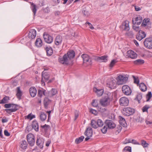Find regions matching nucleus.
I'll return each instance as SVG.
<instances>
[{"mask_svg":"<svg viewBox=\"0 0 152 152\" xmlns=\"http://www.w3.org/2000/svg\"><path fill=\"white\" fill-rule=\"evenodd\" d=\"M75 55V53L74 50H70L67 53V55H64L62 58L58 59L59 61L62 64L67 65L70 60L74 58Z\"/></svg>","mask_w":152,"mask_h":152,"instance_id":"f257e3e1","label":"nucleus"},{"mask_svg":"<svg viewBox=\"0 0 152 152\" xmlns=\"http://www.w3.org/2000/svg\"><path fill=\"white\" fill-rule=\"evenodd\" d=\"M128 78L122 75H119L116 78V85H120L125 83L128 80Z\"/></svg>","mask_w":152,"mask_h":152,"instance_id":"f03ea898","label":"nucleus"},{"mask_svg":"<svg viewBox=\"0 0 152 152\" xmlns=\"http://www.w3.org/2000/svg\"><path fill=\"white\" fill-rule=\"evenodd\" d=\"M135 112L134 109L131 107H125L123 109L122 113L123 114L126 116H129L132 115Z\"/></svg>","mask_w":152,"mask_h":152,"instance_id":"7ed1b4c3","label":"nucleus"},{"mask_svg":"<svg viewBox=\"0 0 152 152\" xmlns=\"http://www.w3.org/2000/svg\"><path fill=\"white\" fill-rule=\"evenodd\" d=\"M26 138L28 144L31 146H33L35 142L34 135L32 133H29L27 135Z\"/></svg>","mask_w":152,"mask_h":152,"instance_id":"20e7f679","label":"nucleus"},{"mask_svg":"<svg viewBox=\"0 0 152 152\" xmlns=\"http://www.w3.org/2000/svg\"><path fill=\"white\" fill-rule=\"evenodd\" d=\"M143 43L145 47L149 49H152V38L148 37L144 40Z\"/></svg>","mask_w":152,"mask_h":152,"instance_id":"39448f33","label":"nucleus"},{"mask_svg":"<svg viewBox=\"0 0 152 152\" xmlns=\"http://www.w3.org/2000/svg\"><path fill=\"white\" fill-rule=\"evenodd\" d=\"M129 102L128 98L125 96L121 97L119 100V103L121 106H127L129 104Z\"/></svg>","mask_w":152,"mask_h":152,"instance_id":"423d86ee","label":"nucleus"},{"mask_svg":"<svg viewBox=\"0 0 152 152\" xmlns=\"http://www.w3.org/2000/svg\"><path fill=\"white\" fill-rule=\"evenodd\" d=\"M122 89L123 93L126 95H130L132 93V91L130 87L127 85L123 86L122 88Z\"/></svg>","mask_w":152,"mask_h":152,"instance_id":"0eeeda50","label":"nucleus"},{"mask_svg":"<svg viewBox=\"0 0 152 152\" xmlns=\"http://www.w3.org/2000/svg\"><path fill=\"white\" fill-rule=\"evenodd\" d=\"M146 36V34L144 31L140 30L136 35V38L138 40L140 41L145 38Z\"/></svg>","mask_w":152,"mask_h":152,"instance_id":"6e6552de","label":"nucleus"},{"mask_svg":"<svg viewBox=\"0 0 152 152\" xmlns=\"http://www.w3.org/2000/svg\"><path fill=\"white\" fill-rule=\"evenodd\" d=\"M81 57L83 60L84 63H86L88 64H91V59L89 56L87 54H83L81 56Z\"/></svg>","mask_w":152,"mask_h":152,"instance_id":"1a4fd4ad","label":"nucleus"},{"mask_svg":"<svg viewBox=\"0 0 152 152\" xmlns=\"http://www.w3.org/2000/svg\"><path fill=\"white\" fill-rule=\"evenodd\" d=\"M45 41L48 43H51L53 41V37L46 32H45L43 34Z\"/></svg>","mask_w":152,"mask_h":152,"instance_id":"9d476101","label":"nucleus"},{"mask_svg":"<svg viewBox=\"0 0 152 152\" xmlns=\"http://www.w3.org/2000/svg\"><path fill=\"white\" fill-rule=\"evenodd\" d=\"M100 103L103 107H106L109 104L110 101L108 96L105 97L100 99Z\"/></svg>","mask_w":152,"mask_h":152,"instance_id":"9b49d317","label":"nucleus"},{"mask_svg":"<svg viewBox=\"0 0 152 152\" xmlns=\"http://www.w3.org/2000/svg\"><path fill=\"white\" fill-rule=\"evenodd\" d=\"M142 21V17L138 15L137 17L132 19V22L133 24L134 25L137 24V25H139L141 23Z\"/></svg>","mask_w":152,"mask_h":152,"instance_id":"f8f14e48","label":"nucleus"},{"mask_svg":"<svg viewBox=\"0 0 152 152\" xmlns=\"http://www.w3.org/2000/svg\"><path fill=\"white\" fill-rule=\"evenodd\" d=\"M141 26L142 27H145L147 26L148 28H151V23L150 21L149 18H145L143 19Z\"/></svg>","mask_w":152,"mask_h":152,"instance_id":"ddd939ff","label":"nucleus"},{"mask_svg":"<svg viewBox=\"0 0 152 152\" xmlns=\"http://www.w3.org/2000/svg\"><path fill=\"white\" fill-rule=\"evenodd\" d=\"M18 105L15 104H12L11 107L12 108L5 109V111L8 113L11 114V113L16 111L18 109Z\"/></svg>","mask_w":152,"mask_h":152,"instance_id":"4468645a","label":"nucleus"},{"mask_svg":"<svg viewBox=\"0 0 152 152\" xmlns=\"http://www.w3.org/2000/svg\"><path fill=\"white\" fill-rule=\"evenodd\" d=\"M108 56L106 55L102 56L100 57L96 56L95 58V60L99 62H106L107 61Z\"/></svg>","mask_w":152,"mask_h":152,"instance_id":"2eb2a0df","label":"nucleus"},{"mask_svg":"<svg viewBox=\"0 0 152 152\" xmlns=\"http://www.w3.org/2000/svg\"><path fill=\"white\" fill-rule=\"evenodd\" d=\"M44 140L43 138L41 137H37L36 143L40 148H42L43 147V144Z\"/></svg>","mask_w":152,"mask_h":152,"instance_id":"dca6fc26","label":"nucleus"},{"mask_svg":"<svg viewBox=\"0 0 152 152\" xmlns=\"http://www.w3.org/2000/svg\"><path fill=\"white\" fill-rule=\"evenodd\" d=\"M127 56L128 57L132 59L135 58L137 57V54L133 51L129 50L128 51L127 53Z\"/></svg>","mask_w":152,"mask_h":152,"instance_id":"f3484780","label":"nucleus"},{"mask_svg":"<svg viewBox=\"0 0 152 152\" xmlns=\"http://www.w3.org/2000/svg\"><path fill=\"white\" fill-rule=\"evenodd\" d=\"M129 22L128 20H125L122 23V26L124 30L128 31L129 30Z\"/></svg>","mask_w":152,"mask_h":152,"instance_id":"a211bd4d","label":"nucleus"},{"mask_svg":"<svg viewBox=\"0 0 152 152\" xmlns=\"http://www.w3.org/2000/svg\"><path fill=\"white\" fill-rule=\"evenodd\" d=\"M105 123L109 129H113L114 128V124L112 120H106Z\"/></svg>","mask_w":152,"mask_h":152,"instance_id":"6ab92c4d","label":"nucleus"},{"mask_svg":"<svg viewBox=\"0 0 152 152\" xmlns=\"http://www.w3.org/2000/svg\"><path fill=\"white\" fill-rule=\"evenodd\" d=\"M114 84L113 79L110 78L108 80L107 83V86L111 89H113L114 88Z\"/></svg>","mask_w":152,"mask_h":152,"instance_id":"aec40b11","label":"nucleus"},{"mask_svg":"<svg viewBox=\"0 0 152 152\" xmlns=\"http://www.w3.org/2000/svg\"><path fill=\"white\" fill-rule=\"evenodd\" d=\"M36 35V31L34 29H32L30 30L28 34V37L29 38L33 39L34 38Z\"/></svg>","mask_w":152,"mask_h":152,"instance_id":"412c9836","label":"nucleus"},{"mask_svg":"<svg viewBox=\"0 0 152 152\" xmlns=\"http://www.w3.org/2000/svg\"><path fill=\"white\" fill-rule=\"evenodd\" d=\"M118 118H119V122L120 124L124 127H127V124L126 122L125 119L120 116H118Z\"/></svg>","mask_w":152,"mask_h":152,"instance_id":"4be33fe9","label":"nucleus"},{"mask_svg":"<svg viewBox=\"0 0 152 152\" xmlns=\"http://www.w3.org/2000/svg\"><path fill=\"white\" fill-rule=\"evenodd\" d=\"M62 41V38L61 36L57 35L55 39V43L56 45H61Z\"/></svg>","mask_w":152,"mask_h":152,"instance_id":"5701e85b","label":"nucleus"},{"mask_svg":"<svg viewBox=\"0 0 152 152\" xmlns=\"http://www.w3.org/2000/svg\"><path fill=\"white\" fill-rule=\"evenodd\" d=\"M16 96L19 100L21 99V96L23 94V92L21 91L20 87L17 88L16 89Z\"/></svg>","mask_w":152,"mask_h":152,"instance_id":"b1692460","label":"nucleus"},{"mask_svg":"<svg viewBox=\"0 0 152 152\" xmlns=\"http://www.w3.org/2000/svg\"><path fill=\"white\" fill-rule=\"evenodd\" d=\"M29 92L31 97H35L37 93V91L35 88L31 87L29 89Z\"/></svg>","mask_w":152,"mask_h":152,"instance_id":"393cba45","label":"nucleus"},{"mask_svg":"<svg viewBox=\"0 0 152 152\" xmlns=\"http://www.w3.org/2000/svg\"><path fill=\"white\" fill-rule=\"evenodd\" d=\"M92 128L90 127H89L87 128L85 132V135L86 136L91 137L92 135Z\"/></svg>","mask_w":152,"mask_h":152,"instance_id":"a878e982","label":"nucleus"},{"mask_svg":"<svg viewBox=\"0 0 152 152\" xmlns=\"http://www.w3.org/2000/svg\"><path fill=\"white\" fill-rule=\"evenodd\" d=\"M93 91L96 93L97 96H101L104 93V90L103 89H98L96 88H93Z\"/></svg>","mask_w":152,"mask_h":152,"instance_id":"bb28decb","label":"nucleus"},{"mask_svg":"<svg viewBox=\"0 0 152 152\" xmlns=\"http://www.w3.org/2000/svg\"><path fill=\"white\" fill-rule=\"evenodd\" d=\"M20 147L23 149H26L27 147L28 144L27 142L25 140H23L20 142Z\"/></svg>","mask_w":152,"mask_h":152,"instance_id":"cd10ccee","label":"nucleus"},{"mask_svg":"<svg viewBox=\"0 0 152 152\" xmlns=\"http://www.w3.org/2000/svg\"><path fill=\"white\" fill-rule=\"evenodd\" d=\"M32 126V128L34 129L36 131L38 132L39 131V125L36 121L34 120L33 121Z\"/></svg>","mask_w":152,"mask_h":152,"instance_id":"c85d7f7f","label":"nucleus"},{"mask_svg":"<svg viewBox=\"0 0 152 152\" xmlns=\"http://www.w3.org/2000/svg\"><path fill=\"white\" fill-rule=\"evenodd\" d=\"M122 127L120 125H118L117 126L115 124V131L116 134H118L121 131Z\"/></svg>","mask_w":152,"mask_h":152,"instance_id":"c756f323","label":"nucleus"},{"mask_svg":"<svg viewBox=\"0 0 152 152\" xmlns=\"http://www.w3.org/2000/svg\"><path fill=\"white\" fill-rule=\"evenodd\" d=\"M45 50L47 52V55L49 56H51L53 53L52 48L50 47H47L45 48Z\"/></svg>","mask_w":152,"mask_h":152,"instance_id":"7c9ffc66","label":"nucleus"},{"mask_svg":"<svg viewBox=\"0 0 152 152\" xmlns=\"http://www.w3.org/2000/svg\"><path fill=\"white\" fill-rule=\"evenodd\" d=\"M49 77V75L48 73L46 72L43 73V72H42V77L45 80V81H47L48 80Z\"/></svg>","mask_w":152,"mask_h":152,"instance_id":"2f4dec72","label":"nucleus"},{"mask_svg":"<svg viewBox=\"0 0 152 152\" xmlns=\"http://www.w3.org/2000/svg\"><path fill=\"white\" fill-rule=\"evenodd\" d=\"M35 45L37 47H40L42 45V42L40 38H37L35 42Z\"/></svg>","mask_w":152,"mask_h":152,"instance_id":"473e14b6","label":"nucleus"},{"mask_svg":"<svg viewBox=\"0 0 152 152\" xmlns=\"http://www.w3.org/2000/svg\"><path fill=\"white\" fill-rule=\"evenodd\" d=\"M139 88L142 91H145L147 90V87L143 83H141L139 85Z\"/></svg>","mask_w":152,"mask_h":152,"instance_id":"72a5a7b5","label":"nucleus"},{"mask_svg":"<svg viewBox=\"0 0 152 152\" xmlns=\"http://www.w3.org/2000/svg\"><path fill=\"white\" fill-rule=\"evenodd\" d=\"M91 125L92 128L94 129H96L98 127L97 122L94 120H92L91 121Z\"/></svg>","mask_w":152,"mask_h":152,"instance_id":"f704fd0d","label":"nucleus"},{"mask_svg":"<svg viewBox=\"0 0 152 152\" xmlns=\"http://www.w3.org/2000/svg\"><path fill=\"white\" fill-rule=\"evenodd\" d=\"M47 115L44 112H42L41 113L40 115V118L41 120L42 121H45Z\"/></svg>","mask_w":152,"mask_h":152,"instance_id":"c9c22d12","label":"nucleus"},{"mask_svg":"<svg viewBox=\"0 0 152 152\" xmlns=\"http://www.w3.org/2000/svg\"><path fill=\"white\" fill-rule=\"evenodd\" d=\"M84 138L83 136H81L79 137L76 139L75 140V142L77 144H78L80 142H82Z\"/></svg>","mask_w":152,"mask_h":152,"instance_id":"e433bc0d","label":"nucleus"},{"mask_svg":"<svg viewBox=\"0 0 152 152\" xmlns=\"http://www.w3.org/2000/svg\"><path fill=\"white\" fill-rule=\"evenodd\" d=\"M10 98L8 96H5L3 99L1 100L0 103L4 104L7 102L9 100Z\"/></svg>","mask_w":152,"mask_h":152,"instance_id":"4c0bfd02","label":"nucleus"},{"mask_svg":"<svg viewBox=\"0 0 152 152\" xmlns=\"http://www.w3.org/2000/svg\"><path fill=\"white\" fill-rule=\"evenodd\" d=\"M144 61L142 59H138L134 61V64H144Z\"/></svg>","mask_w":152,"mask_h":152,"instance_id":"58836bf2","label":"nucleus"},{"mask_svg":"<svg viewBox=\"0 0 152 152\" xmlns=\"http://www.w3.org/2000/svg\"><path fill=\"white\" fill-rule=\"evenodd\" d=\"M45 90H39L37 94L38 96L41 98L43 95H45Z\"/></svg>","mask_w":152,"mask_h":152,"instance_id":"ea45409f","label":"nucleus"},{"mask_svg":"<svg viewBox=\"0 0 152 152\" xmlns=\"http://www.w3.org/2000/svg\"><path fill=\"white\" fill-rule=\"evenodd\" d=\"M41 127L44 129L45 132H47L48 129L50 128V126L46 124H45L44 126H41Z\"/></svg>","mask_w":152,"mask_h":152,"instance_id":"a19ab883","label":"nucleus"},{"mask_svg":"<svg viewBox=\"0 0 152 152\" xmlns=\"http://www.w3.org/2000/svg\"><path fill=\"white\" fill-rule=\"evenodd\" d=\"M142 94L141 93L138 94L136 96V99L140 103V101L142 98Z\"/></svg>","mask_w":152,"mask_h":152,"instance_id":"79ce46f5","label":"nucleus"},{"mask_svg":"<svg viewBox=\"0 0 152 152\" xmlns=\"http://www.w3.org/2000/svg\"><path fill=\"white\" fill-rule=\"evenodd\" d=\"M31 5L32 6L31 9L32 10V12L34 14V15H35L37 11L36 5L33 3L31 4Z\"/></svg>","mask_w":152,"mask_h":152,"instance_id":"37998d69","label":"nucleus"},{"mask_svg":"<svg viewBox=\"0 0 152 152\" xmlns=\"http://www.w3.org/2000/svg\"><path fill=\"white\" fill-rule=\"evenodd\" d=\"M152 96V95L151 92H148L146 96V98L147 99L146 101H148L151 99Z\"/></svg>","mask_w":152,"mask_h":152,"instance_id":"c03bdc74","label":"nucleus"},{"mask_svg":"<svg viewBox=\"0 0 152 152\" xmlns=\"http://www.w3.org/2000/svg\"><path fill=\"white\" fill-rule=\"evenodd\" d=\"M50 100L47 98H45L44 101V103L45 107L48 106L49 104V102Z\"/></svg>","mask_w":152,"mask_h":152,"instance_id":"a18cd8bd","label":"nucleus"},{"mask_svg":"<svg viewBox=\"0 0 152 152\" xmlns=\"http://www.w3.org/2000/svg\"><path fill=\"white\" fill-rule=\"evenodd\" d=\"M141 144L144 148L147 147L149 145L145 141L143 140H141Z\"/></svg>","mask_w":152,"mask_h":152,"instance_id":"49530a36","label":"nucleus"},{"mask_svg":"<svg viewBox=\"0 0 152 152\" xmlns=\"http://www.w3.org/2000/svg\"><path fill=\"white\" fill-rule=\"evenodd\" d=\"M98 127H102L103 126V123L100 119H98L96 121Z\"/></svg>","mask_w":152,"mask_h":152,"instance_id":"de8ad7c7","label":"nucleus"},{"mask_svg":"<svg viewBox=\"0 0 152 152\" xmlns=\"http://www.w3.org/2000/svg\"><path fill=\"white\" fill-rule=\"evenodd\" d=\"M134 80V83L135 84H138L139 83V80L138 77H136L134 76H132Z\"/></svg>","mask_w":152,"mask_h":152,"instance_id":"09e8293b","label":"nucleus"},{"mask_svg":"<svg viewBox=\"0 0 152 152\" xmlns=\"http://www.w3.org/2000/svg\"><path fill=\"white\" fill-rule=\"evenodd\" d=\"M82 12L84 15L86 17H88L89 15L88 12L86 9L85 10L84 9L83 10Z\"/></svg>","mask_w":152,"mask_h":152,"instance_id":"8fccbe9b","label":"nucleus"},{"mask_svg":"<svg viewBox=\"0 0 152 152\" xmlns=\"http://www.w3.org/2000/svg\"><path fill=\"white\" fill-rule=\"evenodd\" d=\"M125 35L126 36H127L129 37H132L133 36L134 34L133 32L132 31H130L126 32L125 34Z\"/></svg>","mask_w":152,"mask_h":152,"instance_id":"3c124183","label":"nucleus"},{"mask_svg":"<svg viewBox=\"0 0 152 152\" xmlns=\"http://www.w3.org/2000/svg\"><path fill=\"white\" fill-rule=\"evenodd\" d=\"M123 151H128L131 152V148L130 146L125 147L123 150Z\"/></svg>","mask_w":152,"mask_h":152,"instance_id":"603ef678","label":"nucleus"},{"mask_svg":"<svg viewBox=\"0 0 152 152\" xmlns=\"http://www.w3.org/2000/svg\"><path fill=\"white\" fill-rule=\"evenodd\" d=\"M92 105L94 107H97L98 105V103L97 101L93 100L92 103Z\"/></svg>","mask_w":152,"mask_h":152,"instance_id":"864d4df0","label":"nucleus"},{"mask_svg":"<svg viewBox=\"0 0 152 152\" xmlns=\"http://www.w3.org/2000/svg\"><path fill=\"white\" fill-rule=\"evenodd\" d=\"M101 130L103 133L105 134L107 132V127L106 126H104V127L101 129Z\"/></svg>","mask_w":152,"mask_h":152,"instance_id":"5fc2aeb1","label":"nucleus"},{"mask_svg":"<svg viewBox=\"0 0 152 152\" xmlns=\"http://www.w3.org/2000/svg\"><path fill=\"white\" fill-rule=\"evenodd\" d=\"M149 107H148L147 105L144 106L142 108V111L143 112H147L148 110Z\"/></svg>","mask_w":152,"mask_h":152,"instance_id":"6e6d98bb","label":"nucleus"},{"mask_svg":"<svg viewBox=\"0 0 152 152\" xmlns=\"http://www.w3.org/2000/svg\"><path fill=\"white\" fill-rule=\"evenodd\" d=\"M57 91L56 89H52L51 91L52 96H53L57 93Z\"/></svg>","mask_w":152,"mask_h":152,"instance_id":"4d7b16f0","label":"nucleus"},{"mask_svg":"<svg viewBox=\"0 0 152 152\" xmlns=\"http://www.w3.org/2000/svg\"><path fill=\"white\" fill-rule=\"evenodd\" d=\"M79 116V113L78 111L77 110H76L75 112V120Z\"/></svg>","mask_w":152,"mask_h":152,"instance_id":"13d9d810","label":"nucleus"},{"mask_svg":"<svg viewBox=\"0 0 152 152\" xmlns=\"http://www.w3.org/2000/svg\"><path fill=\"white\" fill-rule=\"evenodd\" d=\"M90 112L91 113H92L94 115H96L97 113V112L96 110H94L92 108H91L90 109Z\"/></svg>","mask_w":152,"mask_h":152,"instance_id":"bf43d9fd","label":"nucleus"},{"mask_svg":"<svg viewBox=\"0 0 152 152\" xmlns=\"http://www.w3.org/2000/svg\"><path fill=\"white\" fill-rule=\"evenodd\" d=\"M132 28L134 30L136 31H139L140 29V28L139 26H133Z\"/></svg>","mask_w":152,"mask_h":152,"instance_id":"052dcab7","label":"nucleus"},{"mask_svg":"<svg viewBox=\"0 0 152 152\" xmlns=\"http://www.w3.org/2000/svg\"><path fill=\"white\" fill-rule=\"evenodd\" d=\"M12 104L11 103L5 104L4 105V107L6 108H10L11 107Z\"/></svg>","mask_w":152,"mask_h":152,"instance_id":"680f3d73","label":"nucleus"},{"mask_svg":"<svg viewBox=\"0 0 152 152\" xmlns=\"http://www.w3.org/2000/svg\"><path fill=\"white\" fill-rule=\"evenodd\" d=\"M145 122L146 124L149 126H152V121H149L147 120H146Z\"/></svg>","mask_w":152,"mask_h":152,"instance_id":"e2e57ef3","label":"nucleus"},{"mask_svg":"<svg viewBox=\"0 0 152 152\" xmlns=\"http://www.w3.org/2000/svg\"><path fill=\"white\" fill-rule=\"evenodd\" d=\"M85 24H88V26H89L90 28L91 29H94V27H93L92 24H91L90 23L87 22L85 23Z\"/></svg>","mask_w":152,"mask_h":152,"instance_id":"0e129e2a","label":"nucleus"},{"mask_svg":"<svg viewBox=\"0 0 152 152\" xmlns=\"http://www.w3.org/2000/svg\"><path fill=\"white\" fill-rule=\"evenodd\" d=\"M131 139H126L125 141L124 142V144H126L127 143H131Z\"/></svg>","mask_w":152,"mask_h":152,"instance_id":"69168bd1","label":"nucleus"},{"mask_svg":"<svg viewBox=\"0 0 152 152\" xmlns=\"http://www.w3.org/2000/svg\"><path fill=\"white\" fill-rule=\"evenodd\" d=\"M39 5L40 6H42L44 5V2L43 0H40L39 1Z\"/></svg>","mask_w":152,"mask_h":152,"instance_id":"338daca9","label":"nucleus"},{"mask_svg":"<svg viewBox=\"0 0 152 152\" xmlns=\"http://www.w3.org/2000/svg\"><path fill=\"white\" fill-rule=\"evenodd\" d=\"M114 66V59H113L112 60L109 66L110 69L112 68L113 66Z\"/></svg>","mask_w":152,"mask_h":152,"instance_id":"774afa93","label":"nucleus"}]
</instances>
